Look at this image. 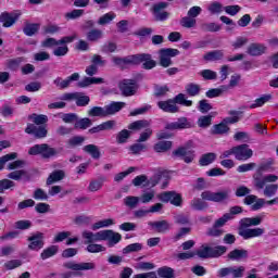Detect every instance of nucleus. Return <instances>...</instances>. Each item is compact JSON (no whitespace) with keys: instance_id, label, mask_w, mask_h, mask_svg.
Here are the masks:
<instances>
[{"instance_id":"nucleus-28","label":"nucleus","mask_w":278,"mask_h":278,"mask_svg":"<svg viewBox=\"0 0 278 278\" xmlns=\"http://www.w3.org/2000/svg\"><path fill=\"white\" fill-rule=\"evenodd\" d=\"M127 103L125 102H111L110 104L104 106V112L106 116H113L117 112H121L123 108H125Z\"/></svg>"},{"instance_id":"nucleus-58","label":"nucleus","mask_w":278,"mask_h":278,"mask_svg":"<svg viewBox=\"0 0 278 278\" xmlns=\"http://www.w3.org/2000/svg\"><path fill=\"white\" fill-rule=\"evenodd\" d=\"M273 99V96L270 94H265V96H262L261 98H257L254 103H252L250 105V109L253 110L255 108H262V105H264V103H268V101Z\"/></svg>"},{"instance_id":"nucleus-6","label":"nucleus","mask_w":278,"mask_h":278,"mask_svg":"<svg viewBox=\"0 0 278 278\" xmlns=\"http://www.w3.org/2000/svg\"><path fill=\"white\" fill-rule=\"evenodd\" d=\"M59 153L60 152H58V149L48 143L35 144L28 150V155H39L41 160H51L53 157H58Z\"/></svg>"},{"instance_id":"nucleus-13","label":"nucleus","mask_w":278,"mask_h":278,"mask_svg":"<svg viewBox=\"0 0 278 278\" xmlns=\"http://www.w3.org/2000/svg\"><path fill=\"white\" fill-rule=\"evenodd\" d=\"M118 88L124 97H134L138 90V84L134 79H124L119 83Z\"/></svg>"},{"instance_id":"nucleus-41","label":"nucleus","mask_w":278,"mask_h":278,"mask_svg":"<svg viewBox=\"0 0 278 278\" xmlns=\"http://www.w3.org/2000/svg\"><path fill=\"white\" fill-rule=\"evenodd\" d=\"M103 38V30L101 29H91L87 33V40L89 42H99Z\"/></svg>"},{"instance_id":"nucleus-22","label":"nucleus","mask_w":278,"mask_h":278,"mask_svg":"<svg viewBox=\"0 0 278 278\" xmlns=\"http://www.w3.org/2000/svg\"><path fill=\"white\" fill-rule=\"evenodd\" d=\"M105 240H108L109 247H115L123 240V236L114 230H103V241Z\"/></svg>"},{"instance_id":"nucleus-40","label":"nucleus","mask_w":278,"mask_h":278,"mask_svg":"<svg viewBox=\"0 0 278 278\" xmlns=\"http://www.w3.org/2000/svg\"><path fill=\"white\" fill-rule=\"evenodd\" d=\"M228 132H229V127L224 122L214 125L211 129V134L213 136H223V134H228Z\"/></svg>"},{"instance_id":"nucleus-60","label":"nucleus","mask_w":278,"mask_h":278,"mask_svg":"<svg viewBox=\"0 0 278 278\" xmlns=\"http://www.w3.org/2000/svg\"><path fill=\"white\" fill-rule=\"evenodd\" d=\"M138 251H142L141 243H131L123 249V254L127 255L129 253H138Z\"/></svg>"},{"instance_id":"nucleus-34","label":"nucleus","mask_w":278,"mask_h":278,"mask_svg":"<svg viewBox=\"0 0 278 278\" xmlns=\"http://www.w3.org/2000/svg\"><path fill=\"white\" fill-rule=\"evenodd\" d=\"M164 177H166L164 173L160 172L152 176L150 179L147 178L146 184H143V188H155V186H157V184H160Z\"/></svg>"},{"instance_id":"nucleus-7","label":"nucleus","mask_w":278,"mask_h":278,"mask_svg":"<svg viewBox=\"0 0 278 278\" xmlns=\"http://www.w3.org/2000/svg\"><path fill=\"white\" fill-rule=\"evenodd\" d=\"M63 268H66V270H73V271H66L61 274L62 278H71L77 275L80 270H94L97 268V265L92 262L89 263H75L73 261L65 262L63 264Z\"/></svg>"},{"instance_id":"nucleus-48","label":"nucleus","mask_w":278,"mask_h":278,"mask_svg":"<svg viewBox=\"0 0 278 278\" xmlns=\"http://www.w3.org/2000/svg\"><path fill=\"white\" fill-rule=\"evenodd\" d=\"M172 147H173V142L170 141H160L154 144V151L156 153H166V151H169Z\"/></svg>"},{"instance_id":"nucleus-51","label":"nucleus","mask_w":278,"mask_h":278,"mask_svg":"<svg viewBox=\"0 0 278 278\" xmlns=\"http://www.w3.org/2000/svg\"><path fill=\"white\" fill-rule=\"evenodd\" d=\"M114 18H116V13L114 12L105 13L104 15L99 17L98 25H101V26L110 25V23H112Z\"/></svg>"},{"instance_id":"nucleus-35","label":"nucleus","mask_w":278,"mask_h":278,"mask_svg":"<svg viewBox=\"0 0 278 278\" xmlns=\"http://www.w3.org/2000/svg\"><path fill=\"white\" fill-rule=\"evenodd\" d=\"M25 178L26 181H29L30 177L27 174V170L25 169H20V170H14L8 174L9 179H13L14 181H21V179Z\"/></svg>"},{"instance_id":"nucleus-62","label":"nucleus","mask_w":278,"mask_h":278,"mask_svg":"<svg viewBox=\"0 0 278 278\" xmlns=\"http://www.w3.org/2000/svg\"><path fill=\"white\" fill-rule=\"evenodd\" d=\"M33 199H35V201H49V194L41 188H38L34 191Z\"/></svg>"},{"instance_id":"nucleus-18","label":"nucleus","mask_w":278,"mask_h":278,"mask_svg":"<svg viewBox=\"0 0 278 278\" xmlns=\"http://www.w3.org/2000/svg\"><path fill=\"white\" fill-rule=\"evenodd\" d=\"M192 127V124L188 122V118L180 117L176 122H172L165 125V129L167 131H175V130H181V129H190Z\"/></svg>"},{"instance_id":"nucleus-37","label":"nucleus","mask_w":278,"mask_h":278,"mask_svg":"<svg viewBox=\"0 0 278 278\" xmlns=\"http://www.w3.org/2000/svg\"><path fill=\"white\" fill-rule=\"evenodd\" d=\"M244 210L242 206H232L229 208V213H226L222 216V218L227 223L228 220H233V216H238V214H242Z\"/></svg>"},{"instance_id":"nucleus-53","label":"nucleus","mask_w":278,"mask_h":278,"mask_svg":"<svg viewBox=\"0 0 278 278\" xmlns=\"http://www.w3.org/2000/svg\"><path fill=\"white\" fill-rule=\"evenodd\" d=\"M180 25L186 29H192V27H197V18L187 15L180 20Z\"/></svg>"},{"instance_id":"nucleus-56","label":"nucleus","mask_w":278,"mask_h":278,"mask_svg":"<svg viewBox=\"0 0 278 278\" xmlns=\"http://www.w3.org/2000/svg\"><path fill=\"white\" fill-rule=\"evenodd\" d=\"M200 29L202 31H211V33L220 31V25H218L214 22L203 23V24H201Z\"/></svg>"},{"instance_id":"nucleus-42","label":"nucleus","mask_w":278,"mask_h":278,"mask_svg":"<svg viewBox=\"0 0 278 278\" xmlns=\"http://www.w3.org/2000/svg\"><path fill=\"white\" fill-rule=\"evenodd\" d=\"M174 105H185L186 108H192V100H186V94L178 93L173 99Z\"/></svg>"},{"instance_id":"nucleus-23","label":"nucleus","mask_w":278,"mask_h":278,"mask_svg":"<svg viewBox=\"0 0 278 278\" xmlns=\"http://www.w3.org/2000/svg\"><path fill=\"white\" fill-rule=\"evenodd\" d=\"M157 108H160L163 112H167L168 114H177V112H179V106L175 104L173 99L159 101Z\"/></svg>"},{"instance_id":"nucleus-31","label":"nucleus","mask_w":278,"mask_h":278,"mask_svg":"<svg viewBox=\"0 0 278 278\" xmlns=\"http://www.w3.org/2000/svg\"><path fill=\"white\" fill-rule=\"evenodd\" d=\"M108 181L105 176H100L98 179H93L89 182L88 190L89 192H99L103 188V184Z\"/></svg>"},{"instance_id":"nucleus-61","label":"nucleus","mask_w":278,"mask_h":278,"mask_svg":"<svg viewBox=\"0 0 278 278\" xmlns=\"http://www.w3.org/2000/svg\"><path fill=\"white\" fill-rule=\"evenodd\" d=\"M84 16V10L74 9L72 12L65 13V18L67 21H75L76 18H81Z\"/></svg>"},{"instance_id":"nucleus-64","label":"nucleus","mask_w":278,"mask_h":278,"mask_svg":"<svg viewBox=\"0 0 278 278\" xmlns=\"http://www.w3.org/2000/svg\"><path fill=\"white\" fill-rule=\"evenodd\" d=\"M201 77H203V79L206 80H213V79H217L218 74H216V72L212 71V70H203L200 72Z\"/></svg>"},{"instance_id":"nucleus-24","label":"nucleus","mask_w":278,"mask_h":278,"mask_svg":"<svg viewBox=\"0 0 278 278\" xmlns=\"http://www.w3.org/2000/svg\"><path fill=\"white\" fill-rule=\"evenodd\" d=\"M83 238L87 240L85 244H92V242H101L103 241V230L98 231L96 233L92 231L85 230L83 231Z\"/></svg>"},{"instance_id":"nucleus-47","label":"nucleus","mask_w":278,"mask_h":278,"mask_svg":"<svg viewBox=\"0 0 278 278\" xmlns=\"http://www.w3.org/2000/svg\"><path fill=\"white\" fill-rule=\"evenodd\" d=\"M186 92L189 94V97H199V94H201V86L190 83L186 86Z\"/></svg>"},{"instance_id":"nucleus-5","label":"nucleus","mask_w":278,"mask_h":278,"mask_svg":"<svg viewBox=\"0 0 278 278\" xmlns=\"http://www.w3.org/2000/svg\"><path fill=\"white\" fill-rule=\"evenodd\" d=\"M273 166V162L263 163L260 165L257 172L253 175V184L256 190H264L267 184H275L278 180V176L269 174L264 176L263 173H268Z\"/></svg>"},{"instance_id":"nucleus-46","label":"nucleus","mask_w":278,"mask_h":278,"mask_svg":"<svg viewBox=\"0 0 278 278\" xmlns=\"http://www.w3.org/2000/svg\"><path fill=\"white\" fill-rule=\"evenodd\" d=\"M90 104V97L84 94V92L76 93V105L77 108H86V105Z\"/></svg>"},{"instance_id":"nucleus-32","label":"nucleus","mask_w":278,"mask_h":278,"mask_svg":"<svg viewBox=\"0 0 278 278\" xmlns=\"http://www.w3.org/2000/svg\"><path fill=\"white\" fill-rule=\"evenodd\" d=\"M223 58H225V51L223 50H213L204 55L206 62H217L218 60H223Z\"/></svg>"},{"instance_id":"nucleus-14","label":"nucleus","mask_w":278,"mask_h":278,"mask_svg":"<svg viewBox=\"0 0 278 278\" xmlns=\"http://www.w3.org/2000/svg\"><path fill=\"white\" fill-rule=\"evenodd\" d=\"M253 157V151L249 148V144L242 143L235 147V159L239 162H247Z\"/></svg>"},{"instance_id":"nucleus-2","label":"nucleus","mask_w":278,"mask_h":278,"mask_svg":"<svg viewBox=\"0 0 278 278\" xmlns=\"http://www.w3.org/2000/svg\"><path fill=\"white\" fill-rule=\"evenodd\" d=\"M227 253V247L225 245H216L210 247L207 244H203L197 252H182L178 254V260H192L195 255L200 257V260H212L223 257Z\"/></svg>"},{"instance_id":"nucleus-1","label":"nucleus","mask_w":278,"mask_h":278,"mask_svg":"<svg viewBox=\"0 0 278 278\" xmlns=\"http://www.w3.org/2000/svg\"><path fill=\"white\" fill-rule=\"evenodd\" d=\"M231 194V189H224L222 191L212 192L210 190L203 191L201 193V199L194 198L190 202V206L192 210H197L198 212H203V210H207V202L212 201L213 203H224V201H229V197Z\"/></svg>"},{"instance_id":"nucleus-10","label":"nucleus","mask_w":278,"mask_h":278,"mask_svg":"<svg viewBox=\"0 0 278 278\" xmlns=\"http://www.w3.org/2000/svg\"><path fill=\"white\" fill-rule=\"evenodd\" d=\"M160 66L163 68H168V66H173V60L170 58H177L179 55V51L173 48H166L160 50Z\"/></svg>"},{"instance_id":"nucleus-19","label":"nucleus","mask_w":278,"mask_h":278,"mask_svg":"<svg viewBox=\"0 0 278 278\" xmlns=\"http://www.w3.org/2000/svg\"><path fill=\"white\" fill-rule=\"evenodd\" d=\"M21 18V13H10V12H2L0 14V23H2L3 27H13L16 25V21Z\"/></svg>"},{"instance_id":"nucleus-45","label":"nucleus","mask_w":278,"mask_h":278,"mask_svg":"<svg viewBox=\"0 0 278 278\" xmlns=\"http://www.w3.org/2000/svg\"><path fill=\"white\" fill-rule=\"evenodd\" d=\"M157 275L161 278H175V269H173V267L163 266L157 269Z\"/></svg>"},{"instance_id":"nucleus-36","label":"nucleus","mask_w":278,"mask_h":278,"mask_svg":"<svg viewBox=\"0 0 278 278\" xmlns=\"http://www.w3.org/2000/svg\"><path fill=\"white\" fill-rule=\"evenodd\" d=\"M216 161V153L208 152L205 154H202L199 164L200 166H210V164H213Z\"/></svg>"},{"instance_id":"nucleus-17","label":"nucleus","mask_w":278,"mask_h":278,"mask_svg":"<svg viewBox=\"0 0 278 278\" xmlns=\"http://www.w3.org/2000/svg\"><path fill=\"white\" fill-rule=\"evenodd\" d=\"M112 62L115 64V66H118V68L125 71V68H127L128 66H136V54L125 58L113 56Z\"/></svg>"},{"instance_id":"nucleus-52","label":"nucleus","mask_w":278,"mask_h":278,"mask_svg":"<svg viewBox=\"0 0 278 278\" xmlns=\"http://www.w3.org/2000/svg\"><path fill=\"white\" fill-rule=\"evenodd\" d=\"M138 203H140V198L138 197L128 195L124 199V205L130 210H136V207H138Z\"/></svg>"},{"instance_id":"nucleus-8","label":"nucleus","mask_w":278,"mask_h":278,"mask_svg":"<svg viewBox=\"0 0 278 278\" xmlns=\"http://www.w3.org/2000/svg\"><path fill=\"white\" fill-rule=\"evenodd\" d=\"M192 144V141H188L185 146L174 150L172 155L174 157H179L185 164H192L194 162V157H197L194 150L190 149Z\"/></svg>"},{"instance_id":"nucleus-44","label":"nucleus","mask_w":278,"mask_h":278,"mask_svg":"<svg viewBox=\"0 0 278 278\" xmlns=\"http://www.w3.org/2000/svg\"><path fill=\"white\" fill-rule=\"evenodd\" d=\"M228 90H229V87L222 86L220 88L210 89L208 91L205 92V96L207 97V99H214L216 97H220L223 92H227Z\"/></svg>"},{"instance_id":"nucleus-15","label":"nucleus","mask_w":278,"mask_h":278,"mask_svg":"<svg viewBox=\"0 0 278 278\" xmlns=\"http://www.w3.org/2000/svg\"><path fill=\"white\" fill-rule=\"evenodd\" d=\"M225 225H227V222H225L223 217H219L215 220L212 227L207 228L206 236H208V238H220V236H224L225 233V230L223 229Z\"/></svg>"},{"instance_id":"nucleus-59","label":"nucleus","mask_w":278,"mask_h":278,"mask_svg":"<svg viewBox=\"0 0 278 278\" xmlns=\"http://www.w3.org/2000/svg\"><path fill=\"white\" fill-rule=\"evenodd\" d=\"M277 190H278V185L275 184H270L265 186L264 190H263V194L264 197H267L268 199L275 197V194H277Z\"/></svg>"},{"instance_id":"nucleus-11","label":"nucleus","mask_w":278,"mask_h":278,"mask_svg":"<svg viewBox=\"0 0 278 278\" xmlns=\"http://www.w3.org/2000/svg\"><path fill=\"white\" fill-rule=\"evenodd\" d=\"M157 199L162 201V203H172L176 207H179L182 203L181 194L176 191H164L157 195Z\"/></svg>"},{"instance_id":"nucleus-38","label":"nucleus","mask_w":278,"mask_h":278,"mask_svg":"<svg viewBox=\"0 0 278 278\" xmlns=\"http://www.w3.org/2000/svg\"><path fill=\"white\" fill-rule=\"evenodd\" d=\"M40 30V24H31V23H26L24 28H23V33L25 34V36H36V34H38V31Z\"/></svg>"},{"instance_id":"nucleus-20","label":"nucleus","mask_w":278,"mask_h":278,"mask_svg":"<svg viewBox=\"0 0 278 278\" xmlns=\"http://www.w3.org/2000/svg\"><path fill=\"white\" fill-rule=\"evenodd\" d=\"M73 81H79V73H74L71 76H68L66 79H62V77H56L53 80V84L54 86H56V88H60V90H64L68 88V86H71Z\"/></svg>"},{"instance_id":"nucleus-39","label":"nucleus","mask_w":278,"mask_h":278,"mask_svg":"<svg viewBox=\"0 0 278 278\" xmlns=\"http://www.w3.org/2000/svg\"><path fill=\"white\" fill-rule=\"evenodd\" d=\"M83 150L85 151V153L91 155L93 160H99V157H101V151L96 144H87L83 148Z\"/></svg>"},{"instance_id":"nucleus-26","label":"nucleus","mask_w":278,"mask_h":278,"mask_svg":"<svg viewBox=\"0 0 278 278\" xmlns=\"http://www.w3.org/2000/svg\"><path fill=\"white\" fill-rule=\"evenodd\" d=\"M264 53H266V46L262 43H251L247 50V54L252 55V58L264 55Z\"/></svg>"},{"instance_id":"nucleus-3","label":"nucleus","mask_w":278,"mask_h":278,"mask_svg":"<svg viewBox=\"0 0 278 278\" xmlns=\"http://www.w3.org/2000/svg\"><path fill=\"white\" fill-rule=\"evenodd\" d=\"M257 225H262V217H245L240 220L239 227V236L243 238V240H251V238H260V236H264L263 228H249V227H257Z\"/></svg>"},{"instance_id":"nucleus-30","label":"nucleus","mask_w":278,"mask_h":278,"mask_svg":"<svg viewBox=\"0 0 278 278\" xmlns=\"http://www.w3.org/2000/svg\"><path fill=\"white\" fill-rule=\"evenodd\" d=\"M149 127H151V121L149 119H139L128 125V129L131 131H140L142 129H149Z\"/></svg>"},{"instance_id":"nucleus-12","label":"nucleus","mask_w":278,"mask_h":278,"mask_svg":"<svg viewBox=\"0 0 278 278\" xmlns=\"http://www.w3.org/2000/svg\"><path fill=\"white\" fill-rule=\"evenodd\" d=\"M138 64H142L144 71H151L157 66V62L151 59V54L147 53L135 54V66H138Z\"/></svg>"},{"instance_id":"nucleus-27","label":"nucleus","mask_w":278,"mask_h":278,"mask_svg":"<svg viewBox=\"0 0 278 278\" xmlns=\"http://www.w3.org/2000/svg\"><path fill=\"white\" fill-rule=\"evenodd\" d=\"M148 225L155 229L157 233H166V231H170V224L168 220H159V222H149Z\"/></svg>"},{"instance_id":"nucleus-9","label":"nucleus","mask_w":278,"mask_h":278,"mask_svg":"<svg viewBox=\"0 0 278 278\" xmlns=\"http://www.w3.org/2000/svg\"><path fill=\"white\" fill-rule=\"evenodd\" d=\"M168 8V2H159L154 3L150 11L152 12L154 16V21L164 23V21H168V16H170V13L168 11H164Z\"/></svg>"},{"instance_id":"nucleus-63","label":"nucleus","mask_w":278,"mask_h":278,"mask_svg":"<svg viewBox=\"0 0 278 278\" xmlns=\"http://www.w3.org/2000/svg\"><path fill=\"white\" fill-rule=\"evenodd\" d=\"M210 125H212V115L201 116L198 119V126L203 128V129L210 127Z\"/></svg>"},{"instance_id":"nucleus-16","label":"nucleus","mask_w":278,"mask_h":278,"mask_svg":"<svg viewBox=\"0 0 278 278\" xmlns=\"http://www.w3.org/2000/svg\"><path fill=\"white\" fill-rule=\"evenodd\" d=\"M28 249L30 251H40L42 247H45V233L42 232H36L33 236L28 238Z\"/></svg>"},{"instance_id":"nucleus-54","label":"nucleus","mask_w":278,"mask_h":278,"mask_svg":"<svg viewBox=\"0 0 278 278\" xmlns=\"http://www.w3.org/2000/svg\"><path fill=\"white\" fill-rule=\"evenodd\" d=\"M168 92H170V89L166 85L165 86H159V85L154 86V97L156 99H162V97H166V94H168Z\"/></svg>"},{"instance_id":"nucleus-33","label":"nucleus","mask_w":278,"mask_h":278,"mask_svg":"<svg viewBox=\"0 0 278 278\" xmlns=\"http://www.w3.org/2000/svg\"><path fill=\"white\" fill-rule=\"evenodd\" d=\"M90 127H92V119H90V117L79 118L78 116L74 124V129H80L83 131Z\"/></svg>"},{"instance_id":"nucleus-57","label":"nucleus","mask_w":278,"mask_h":278,"mask_svg":"<svg viewBox=\"0 0 278 278\" xmlns=\"http://www.w3.org/2000/svg\"><path fill=\"white\" fill-rule=\"evenodd\" d=\"M88 116L94 117L98 116L100 118L105 117V108H101V106H92L89 111H88Z\"/></svg>"},{"instance_id":"nucleus-50","label":"nucleus","mask_w":278,"mask_h":278,"mask_svg":"<svg viewBox=\"0 0 278 278\" xmlns=\"http://www.w3.org/2000/svg\"><path fill=\"white\" fill-rule=\"evenodd\" d=\"M23 62H25V58L23 56L10 59L7 61V66L8 68H10V71H18V67L21 66V64H23Z\"/></svg>"},{"instance_id":"nucleus-25","label":"nucleus","mask_w":278,"mask_h":278,"mask_svg":"<svg viewBox=\"0 0 278 278\" xmlns=\"http://www.w3.org/2000/svg\"><path fill=\"white\" fill-rule=\"evenodd\" d=\"M247 257H249V251L244 249H235L227 254V260H231V262H241Z\"/></svg>"},{"instance_id":"nucleus-49","label":"nucleus","mask_w":278,"mask_h":278,"mask_svg":"<svg viewBox=\"0 0 278 278\" xmlns=\"http://www.w3.org/2000/svg\"><path fill=\"white\" fill-rule=\"evenodd\" d=\"M129 138H131V131L128 129H123L119 132H117L116 142L117 144H125V142H127Z\"/></svg>"},{"instance_id":"nucleus-55","label":"nucleus","mask_w":278,"mask_h":278,"mask_svg":"<svg viewBox=\"0 0 278 278\" xmlns=\"http://www.w3.org/2000/svg\"><path fill=\"white\" fill-rule=\"evenodd\" d=\"M86 142V137L83 136H74L68 139L67 144L72 149H75V147H81Z\"/></svg>"},{"instance_id":"nucleus-21","label":"nucleus","mask_w":278,"mask_h":278,"mask_svg":"<svg viewBox=\"0 0 278 278\" xmlns=\"http://www.w3.org/2000/svg\"><path fill=\"white\" fill-rule=\"evenodd\" d=\"M243 203L245 205H252L251 210H253V212H257V210H262V207H264L266 200L257 199V195H253L249 193L248 195H245Z\"/></svg>"},{"instance_id":"nucleus-43","label":"nucleus","mask_w":278,"mask_h":278,"mask_svg":"<svg viewBox=\"0 0 278 278\" xmlns=\"http://www.w3.org/2000/svg\"><path fill=\"white\" fill-rule=\"evenodd\" d=\"M58 251H60V248L58 245H50L41 252L40 257L41 260H49V257L58 255Z\"/></svg>"},{"instance_id":"nucleus-29","label":"nucleus","mask_w":278,"mask_h":278,"mask_svg":"<svg viewBox=\"0 0 278 278\" xmlns=\"http://www.w3.org/2000/svg\"><path fill=\"white\" fill-rule=\"evenodd\" d=\"M66 177V174L62 169H56L52 172L47 178V186H53V184H58V181H62Z\"/></svg>"},{"instance_id":"nucleus-4","label":"nucleus","mask_w":278,"mask_h":278,"mask_svg":"<svg viewBox=\"0 0 278 278\" xmlns=\"http://www.w3.org/2000/svg\"><path fill=\"white\" fill-rule=\"evenodd\" d=\"M29 121L34 122V124H27V127L25 128V134H28L30 136H34L35 138L42 139L47 138V135L49 134V130H47V123H49V117L43 114H36L33 113L28 116Z\"/></svg>"}]
</instances>
